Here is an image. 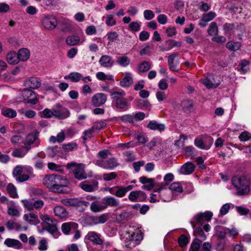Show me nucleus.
<instances>
[{
  "label": "nucleus",
  "instance_id": "nucleus-1",
  "mask_svg": "<svg viewBox=\"0 0 251 251\" xmlns=\"http://www.w3.org/2000/svg\"><path fill=\"white\" fill-rule=\"evenodd\" d=\"M43 183L54 193H64L67 187L68 181L60 175L51 174L44 176Z\"/></svg>",
  "mask_w": 251,
  "mask_h": 251
},
{
  "label": "nucleus",
  "instance_id": "nucleus-2",
  "mask_svg": "<svg viewBox=\"0 0 251 251\" xmlns=\"http://www.w3.org/2000/svg\"><path fill=\"white\" fill-rule=\"evenodd\" d=\"M232 184L237 188V195L242 196L247 195L250 192V182L248 178L245 176L240 177L235 176L232 179Z\"/></svg>",
  "mask_w": 251,
  "mask_h": 251
},
{
  "label": "nucleus",
  "instance_id": "nucleus-3",
  "mask_svg": "<svg viewBox=\"0 0 251 251\" xmlns=\"http://www.w3.org/2000/svg\"><path fill=\"white\" fill-rule=\"evenodd\" d=\"M112 99H113V102H114L115 106L119 109L126 110V107L128 105V102L127 99L124 97L126 95L124 91L118 92L113 91V90L109 91Z\"/></svg>",
  "mask_w": 251,
  "mask_h": 251
},
{
  "label": "nucleus",
  "instance_id": "nucleus-4",
  "mask_svg": "<svg viewBox=\"0 0 251 251\" xmlns=\"http://www.w3.org/2000/svg\"><path fill=\"white\" fill-rule=\"evenodd\" d=\"M73 167H75L73 170V173L75 177L78 180H82L87 178V174L86 173L83 165L81 164L76 165L75 162H71L67 165V167L69 169Z\"/></svg>",
  "mask_w": 251,
  "mask_h": 251
},
{
  "label": "nucleus",
  "instance_id": "nucleus-5",
  "mask_svg": "<svg viewBox=\"0 0 251 251\" xmlns=\"http://www.w3.org/2000/svg\"><path fill=\"white\" fill-rule=\"evenodd\" d=\"M202 83L207 88H214L217 87L220 81L218 79V77L215 76L213 74H209L206 78L202 80Z\"/></svg>",
  "mask_w": 251,
  "mask_h": 251
},
{
  "label": "nucleus",
  "instance_id": "nucleus-6",
  "mask_svg": "<svg viewBox=\"0 0 251 251\" xmlns=\"http://www.w3.org/2000/svg\"><path fill=\"white\" fill-rule=\"evenodd\" d=\"M38 136L39 132L37 131L29 133L25 140L23 141L24 146L22 148L25 149L26 151H28L31 149V145L38 139Z\"/></svg>",
  "mask_w": 251,
  "mask_h": 251
},
{
  "label": "nucleus",
  "instance_id": "nucleus-7",
  "mask_svg": "<svg viewBox=\"0 0 251 251\" xmlns=\"http://www.w3.org/2000/svg\"><path fill=\"white\" fill-rule=\"evenodd\" d=\"M22 96L24 100H27V103L35 104L38 102V99L36 98L35 94L30 89H24L22 92Z\"/></svg>",
  "mask_w": 251,
  "mask_h": 251
},
{
  "label": "nucleus",
  "instance_id": "nucleus-8",
  "mask_svg": "<svg viewBox=\"0 0 251 251\" xmlns=\"http://www.w3.org/2000/svg\"><path fill=\"white\" fill-rule=\"evenodd\" d=\"M42 24L45 28L51 30L55 28L57 21L54 16H48L43 19Z\"/></svg>",
  "mask_w": 251,
  "mask_h": 251
},
{
  "label": "nucleus",
  "instance_id": "nucleus-9",
  "mask_svg": "<svg viewBox=\"0 0 251 251\" xmlns=\"http://www.w3.org/2000/svg\"><path fill=\"white\" fill-rule=\"evenodd\" d=\"M107 99L106 95L103 93H97L94 95L92 98V104L98 107L103 104Z\"/></svg>",
  "mask_w": 251,
  "mask_h": 251
},
{
  "label": "nucleus",
  "instance_id": "nucleus-10",
  "mask_svg": "<svg viewBox=\"0 0 251 251\" xmlns=\"http://www.w3.org/2000/svg\"><path fill=\"white\" fill-rule=\"evenodd\" d=\"M25 86L35 89L40 87L41 85V80L36 77H30L25 82Z\"/></svg>",
  "mask_w": 251,
  "mask_h": 251
},
{
  "label": "nucleus",
  "instance_id": "nucleus-11",
  "mask_svg": "<svg viewBox=\"0 0 251 251\" xmlns=\"http://www.w3.org/2000/svg\"><path fill=\"white\" fill-rule=\"evenodd\" d=\"M100 64L104 68H110L114 64V60L112 57L107 55H103L99 60Z\"/></svg>",
  "mask_w": 251,
  "mask_h": 251
},
{
  "label": "nucleus",
  "instance_id": "nucleus-12",
  "mask_svg": "<svg viewBox=\"0 0 251 251\" xmlns=\"http://www.w3.org/2000/svg\"><path fill=\"white\" fill-rule=\"evenodd\" d=\"M213 214L211 212L201 213L196 216V220L198 224L201 225L204 221H209L211 220Z\"/></svg>",
  "mask_w": 251,
  "mask_h": 251
},
{
  "label": "nucleus",
  "instance_id": "nucleus-13",
  "mask_svg": "<svg viewBox=\"0 0 251 251\" xmlns=\"http://www.w3.org/2000/svg\"><path fill=\"white\" fill-rule=\"evenodd\" d=\"M4 244L9 248H15L17 249H21L23 246L22 243L18 240L7 238L5 240Z\"/></svg>",
  "mask_w": 251,
  "mask_h": 251
},
{
  "label": "nucleus",
  "instance_id": "nucleus-14",
  "mask_svg": "<svg viewBox=\"0 0 251 251\" xmlns=\"http://www.w3.org/2000/svg\"><path fill=\"white\" fill-rule=\"evenodd\" d=\"M178 53L174 52L168 56V64L169 69L174 72H177L179 69L177 68L176 65L174 63V59L177 57Z\"/></svg>",
  "mask_w": 251,
  "mask_h": 251
},
{
  "label": "nucleus",
  "instance_id": "nucleus-15",
  "mask_svg": "<svg viewBox=\"0 0 251 251\" xmlns=\"http://www.w3.org/2000/svg\"><path fill=\"white\" fill-rule=\"evenodd\" d=\"M194 169L195 166L193 163L187 162L181 167L179 170V172L181 174L189 175L192 173Z\"/></svg>",
  "mask_w": 251,
  "mask_h": 251
},
{
  "label": "nucleus",
  "instance_id": "nucleus-16",
  "mask_svg": "<svg viewBox=\"0 0 251 251\" xmlns=\"http://www.w3.org/2000/svg\"><path fill=\"white\" fill-rule=\"evenodd\" d=\"M133 83V79L130 73H125L124 77L120 81V85L124 87H128Z\"/></svg>",
  "mask_w": 251,
  "mask_h": 251
},
{
  "label": "nucleus",
  "instance_id": "nucleus-17",
  "mask_svg": "<svg viewBox=\"0 0 251 251\" xmlns=\"http://www.w3.org/2000/svg\"><path fill=\"white\" fill-rule=\"evenodd\" d=\"M147 127L151 130H157L162 131L165 130V126L163 124L158 123L155 121H151L147 125Z\"/></svg>",
  "mask_w": 251,
  "mask_h": 251
},
{
  "label": "nucleus",
  "instance_id": "nucleus-18",
  "mask_svg": "<svg viewBox=\"0 0 251 251\" xmlns=\"http://www.w3.org/2000/svg\"><path fill=\"white\" fill-rule=\"evenodd\" d=\"M88 239L97 245H101L103 241L100 238L98 234L94 231L89 232L86 236Z\"/></svg>",
  "mask_w": 251,
  "mask_h": 251
},
{
  "label": "nucleus",
  "instance_id": "nucleus-19",
  "mask_svg": "<svg viewBox=\"0 0 251 251\" xmlns=\"http://www.w3.org/2000/svg\"><path fill=\"white\" fill-rule=\"evenodd\" d=\"M53 116H55L59 119H64L70 116V112L66 109L61 110H53Z\"/></svg>",
  "mask_w": 251,
  "mask_h": 251
},
{
  "label": "nucleus",
  "instance_id": "nucleus-20",
  "mask_svg": "<svg viewBox=\"0 0 251 251\" xmlns=\"http://www.w3.org/2000/svg\"><path fill=\"white\" fill-rule=\"evenodd\" d=\"M44 226L45 229L51 234H54L57 231L56 221L53 219H51V222L45 224Z\"/></svg>",
  "mask_w": 251,
  "mask_h": 251
},
{
  "label": "nucleus",
  "instance_id": "nucleus-21",
  "mask_svg": "<svg viewBox=\"0 0 251 251\" xmlns=\"http://www.w3.org/2000/svg\"><path fill=\"white\" fill-rule=\"evenodd\" d=\"M6 60L10 64H16L19 62L18 55L15 52H10L6 55Z\"/></svg>",
  "mask_w": 251,
  "mask_h": 251
},
{
  "label": "nucleus",
  "instance_id": "nucleus-22",
  "mask_svg": "<svg viewBox=\"0 0 251 251\" xmlns=\"http://www.w3.org/2000/svg\"><path fill=\"white\" fill-rule=\"evenodd\" d=\"M194 234L196 236V239H198L200 242H202L206 239V235L203 229L201 227H197L194 231Z\"/></svg>",
  "mask_w": 251,
  "mask_h": 251
},
{
  "label": "nucleus",
  "instance_id": "nucleus-23",
  "mask_svg": "<svg viewBox=\"0 0 251 251\" xmlns=\"http://www.w3.org/2000/svg\"><path fill=\"white\" fill-rule=\"evenodd\" d=\"M24 218L25 221L28 222L30 224L37 225L39 223L37 216L34 213L25 214Z\"/></svg>",
  "mask_w": 251,
  "mask_h": 251
},
{
  "label": "nucleus",
  "instance_id": "nucleus-24",
  "mask_svg": "<svg viewBox=\"0 0 251 251\" xmlns=\"http://www.w3.org/2000/svg\"><path fill=\"white\" fill-rule=\"evenodd\" d=\"M17 54L18 55L19 61H26L29 58L30 56L29 50L25 48L20 49L19 50Z\"/></svg>",
  "mask_w": 251,
  "mask_h": 251
},
{
  "label": "nucleus",
  "instance_id": "nucleus-25",
  "mask_svg": "<svg viewBox=\"0 0 251 251\" xmlns=\"http://www.w3.org/2000/svg\"><path fill=\"white\" fill-rule=\"evenodd\" d=\"M78 226V225L75 223H66L62 225L61 229L62 232L68 234L72 228H76Z\"/></svg>",
  "mask_w": 251,
  "mask_h": 251
},
{
  "label": "nucleus",
  "instance_id": "nucleus-26",
  "mask_svg": "<svg viewBox=\"0 0 251 251\" xmlns=\"http://www.w3.org/2000/svg\"><path fill=\"white\" fill-rule=\"evenodd\" d=\"M63 204L68 206H80V201L77 199H67L62 200Z\"/></svg>",
  "mask_w": 251,
  "mask_h": 251
},
{
  "label": "nucleus",
  "instance_id": "nucleus-27",
  "mask_svg": "<svg viewBox=\"0 0 251 251\" xmlns=\"http://www.w3.org/2000/svg\"><path fill=\"white\" fill-rule=\"evenodd\" d=\"M54 212L56 216L61 218H65L68 215L66 209L62 206H55L54 208Z\"/></svg>",
  "mask_w": 251,
  "mask_h": 251
},
{
  "label": "nucleus",
  "instance_id": "nucleus-28",
  "mask_svg": "<svg viewBox=\"0 0 251 251\" xmlns=\"http://www.w3.org/2000/svg\"><path fill=\"white\" fill-rule=\"evenodd\" d=\"M132 217V214L130 212L127 211H123L121 213L116 215V220L118 221L122 222L125 221H128L131 219Z\"/></svg>",
  "mask_w": 251,
  "mask_h": 251
},
{
  "label": "nucleus",
  "instance_id": "nucleus-29",
  "mask_svg": "<svg viewBox=\"0 0 251 251\" xmlns=\"http://www.w3.org/2000/svg\"><path fill=\"white\" fill-rule=\"evenodd\" d=\"M105 204L103 205L115 207L118 206L119 204V201L114 198L111 197H107L104 198Z\"/></svg>",
  "mask_w": 251,
  "mask_h": 251
},
{
  "label": "nucleus",
  "instance_id": "nucleus-30",
  "mask_svg": "<svg viewBox=\"0 0 251 251\" xmlns=\"http://www.w3.org/2000/svg\"><path fill=\"white\" fill-rule=\"evenodd\" d=\"M80 38L78 36L72 35L67 37L66 43L68 45L73 46L78 44Z\"/></svg>",
  "mask_w": 251,
  "mask_h": 251
},
{
  "label": "nucleus",
  "instance_id": "nucleus-31",
  "mask_svg": "<svg viewBox=\"0 0 251 251\" xmlns=\"http://www.w3.org/2000/svg\"><path fill=\"white\" fill-rule=\"evenodd\" d=\"M1 114L8 118H14L17 115L15 110L12 108H3L1 109Z\"/></svg>",
  "mask_w": 251,
  "mask_h": 251
},
{
  "label": "nucleus",
  "instance_id": "nucleus-32",
  "mask_svg": "<svg viewBox=\"0 0 251 251\" xmlns=\"http://www.w3.org/2000/svg\"><path fill=\"white\" fill-rule=\"evenodd\" d=\"M116 62L122 67H126L130 64V60L126 56H122L118 57Z\"/></svg>",
  "mask_w": 251,
  "mask_h": 251
},
{
  "label": "nucleus",
  "instance_id": "nucleus-33",
  "mask_svg": "<svg viewBox=\"0 0 251 251\" xmlns=\"http://www.w3.org/2000/svg\"><path fill=\"white\" fill-rule=\"evenodd\" d=\"M228 228L225 227L217 226V236L219 239H223L226 235L227 233Z\"/></svg>",
  "mask_w": 251,
  "mask_h": 251
},
{
  "label": "nucleus",
  "instance_id": "nucleus-34",
  "mask_svg": "<svg viewBox=\"0 0 251 251\" xmlns=\"http://www.w3.org/2000/svg\"><path fill=\"white\" fill-rule=\"evenodd\" d=\"M207 32L209 35H216L218 33V28L215 22H212L208 28Z\"/></svg>",
  "mask_w": 251,
  "mask_h": 251
},
{
  "label": "nucleus",
  "instance_id": "nucleus-35",
  "mask_svg": "<svg viewBox=\"0 0 251 251\" xmlns=\"http://www.w3.org/2000/svg\"><path fill=\"white\" fill-rule=\"evenodd\" d=\"M79 186L82 190L86 192H92L94 190V186L90 184L88 181L82 182Z\"/></svg>",
  "mask_w": 251,
  "mask_h": 251
},
{
  "label": "nucleus",
  "instance_id": "nucleus-36",
  "mask_svg": "<svg viewBox=\"0 0 251 251\" xmlns=\"http://www.w3.org/2000/svg\"><path fill=\"white\" fill-rule=\"evenodd\" d=\"M241 44L239 42H228L226 45V48L232 51L238 50L240 49Z\"/></svg>",
  "mask_w": 251,
  "mask_h": 251
},
{
  "label": "nucleus",
  "instance_id": "nucleus-37",
  "mask_svg": "<svg viewBox=\"0 0 251 251\" xmlns=\"http://www.w3.org/2000/svg\"><path fill=\"white\" fill-rule=\"evenodd\" d=\"M181 106L185 112L190 111L193 107V102L191 100H184L181 103Z\"/></svg>",
  "mask_w": 251,
  "mask_h": 251
},
{
  "label": "nucleus",
  "instance_id": "nucleus-38",
  "mask_svg": "<svg viewBox=\"0 0 251 251\" xmlns=\"http://www.w3.org/2000/svg\"><path fill=\"white\" fill-rule=\"evenodd\" d=\"M118 165V163L115 158H111L106 160L105 169L112 170Z\"/></svg>",
  "mask_w": 251,
  "mask_h": 251
},
{
  "label": "nucleus",
  "instance_id": "nucleus-39",
  "mask_svg": "<svg viewBox=\"0 0 251 251\" xmlns=\"http://www.w3.org/2000/svg\"><path fill=\"white\" fill-rule=\"evenodd\" d=\"M6 226L9 230L15 229L16 230H20L22 229L21 226L18 223L12 221H8L6 223Z\"/></svg>",
  "mask_w": 251,
  "mask_h": 251
},
{
  "label": "nucleus",
  "instance_id": "nucleus-40",
  "mask_svg": "<svg viewBox=\"0 0 251 251\" xmlns=\"http://www.w3.org/2000/svg\"><path fill=\"white\" fill-rule=\"evenodd\" d=\"M151 68V65L148 61H144L140 63L138 68L139 73H144L147 72Z\"/></svg>",
  "mask_w": 251,
  "mask_h": 251
},
{
  "label": "nucleus",
  "instance_id": "nucleus-41",
  "mask_svg": "<svg viewBox=\"0 0 251 251\" xmlns=\"http://www.w3.org/2000/svg\"><path fill=\"white\" fill-rule=\"evenodd\" d=\"M106 208V205L97 204L95 202H92L90 206L91 210L94 212H100Z\"/></svg>",
  "mask_w": 251,
  "mask_h": 251
},
{
  "label": "nucleus",
  "instance_id": "nucleus-42",
  "mask_svg": "<svg viewBox=\"0 0 251 251\" xmlns=\"http://www.w3.org/2000/svg\"><path fill=\"white\" fill-rule=\"evenodd\" d=\"M216 16L215 13L210 11L207 14H204L201 19V21L205 23H208L212 21Z\"/></svg>",
  "mask_w": 251,
  "mask_h": 251
},
{
  "label": "nucleus",
  "instance_id": "nucleus-43",
  "mask_svg": "<svg viewBox=\"0 0 251 251\" xmlns=\"http://www.w3.org/2000/svg\"><path fill=\"white\" fill-rule=\"evenodd\" d=\"M200 242L198 239H195L192 243L189 251H199L201 246Z\"/></svg>",
  "mask_w": 251,
  "mask_h": 251
},
{
  "label": "nucleus",
  "instance_id": "nucleus-44",
  "mask_svg": "<svg viewBox=\"0 0 251 251\" xmlns=\"http://www.w3.org/2000/svg\"><path fill=\"white\" fill-rule=\"evenodd\" d=\"M169 189L172 191L177 192H182V188L180 184L178 182H174L171 184L169 186Z\"/></svg>",
  "mask_w": 251,
  "mask_h": 251
},
{
  "label": "nucleus",
  "instance_id": "nucleus-45",
  "mask_svg": "<svg viewBox=\"0 0 251 251\" xmlns=\"http://www.w3.org/2000/svg\"><path fill=\"white\" fill-rule=\"evenodd\" d=\"M7 189L8 193L13 198H16L18 197L16 189L12 184H9L7 185Z\"/></svg>",
  "mask_w": 251,
  "mask_h": 251
},
{
  "label": "nucleus",
  "instance_id": "nucleus-46",
  "mask_svg": "<svg viewBox=\"0 0 251 251\" xmlns=\"http://www.w3.org/2000/svg\"><path fill=\"white\" fill-rule=\"evenodd\" d=\"M7 213L9 215L13 217H19L20 214L19 211L15 207H9L7 209Z\"/></svg>",
  "mask_w": 251,
  "mask_h": 251
},
{
  "label": "nucleus",
  "instance_id": "nucleus-47",
  "mask_svg": "<svg viewBox=\"0 0 251 251\" xmlns=\"http://www.w3.org/2000/svg\"><path fill=\"white\" fill-rule=\"evenodd\" d=\"M82 77V75L78 73H71L69 75V78L74 82H78Z\"/></svg>",
  "mask_w": 251,
  "mask_h": 251
},
{
  "label": "nucleus",
  "instance_id": "nucleus-48",
  "mask_svg": "<svg viewBox=\"0 0 251 251\" xmlns=\"http://www.w3.org/2000/svg\"><path fill=\"white\" fill-rule=\"evenodd\" d=\"M178 242L179 246L183 248L185 247L188 243V239L187 237L184 234H182L179 237Z\"/></svg>",
  "mask_w": 251,
  "mask_h": 251
},
{
  "label": "nucleus",
  "instance_id": "nucleus-49",
  "mask_svg": "<svg viewBox=\"0 0 251 251\" xmlns=\"http://www.w3.org/2000/svg\"><path fill=\"white\" fill-rule=\"evenodd\" d=\"M48 168L53 171L62 173L63 172V170L61 168V166H58L54 163L50 162L48 164Z\"/></svg>",
  "mask_w": 251,
  "mask_h": 251
},
{
  "label": "nucleus",
  "instance_id": "nucleus-50",
  "mask_svg": "<svg viewBox=\"0 0 251 251\" xmlns=\"http://www.w3.org/2000/svg\"><path fill=\"white\" fill-rule=\"evenodd\" d=\"M38 249L41 251H45L48 249V242L46 239H42L39 242Z\"/></svg>",
  "mask_w": 251,
  "mask_h": 251
},
{
  "label": "nucleus",
  "instance_id": "nucleus-51",
  "mask_svg": "<svg viewBox=\"0 0 251 251\" xmlns=\"http://www.w3.org/2000/svg\"><path fill=\"white\" fill-rule=\"evenodd\" d=\"M140 25L137 21L132 22L129 25V27L131 31L133 32L138 31L140 29Z\"/></svg>",
  "mask_w": 251,
  "mask_h": 251
},
{
  "label": "nucleus",
  "instance_id": "nucleus-52",
  "mask_svg": "<svg viewBox=\"0 0 251 251\" xmlns=\"http://www.w3.org/2000/svg\"><path fill=\"white\" fill-rule=\"evenodd\" d=\"M105 126L106 124L104 122L101 121H98L93 125L91 128L95 131V130H100L104 127Z\"/></svg>",
  "mask_w": 251,
  "mask_h": 251
},
{
  "label": "nucleus",
  "instance_id": "nucleus-53",
  "mask_svg": "<svg viewBox=\"0 0 251 251\" xmlns=\"http://www.w3.org/2000/svg\"><path fill=\"white\" fill-rule=\"evenodd\" d=\"M117 176V174L115 172H111L108 174L103 175V179L105 181H110L115 178Z\"/></svg>",
  "mask_w": 251,
  "mask_h": 251
},
{
  "label": "nucleus",
  "instance_id": "nucleus-54",
  "mask_svg": "<svg viewBox=\"0 0 251 251\" xmlns=\"http://www.w3.org/2000/svg\"><path fill=\"white\" fill-rule=\"evenodd\" d=\"M93 129L92 128H90L88 130H85L83 132L84 136L82 137V139L84 141V143L86 142L87 140V138H90L93 136V133L94 132Z\"/></svg>",
  "mask_w": 251,
  "mask_h": 251
},
{
  "label": "nucleus",
  "instance_id": "nucleus-55",
  "mask_svg": "<svg viewBox=\"0 0 251 251\" xmlns=\"http://www.w3.org/2000/svg\"><path fill=\"white\" fill-rule=\"evenodd\" d=\"M185 153L187 156L193 157L195 154L194 148L192 146H187L185 148Z\"/></svg>",
  "mask_w": 251,
  "mask_h": 251
},
{
  "label": "nucleus",
  "instance_id": "nucleus-56",
  "mask_svg": "<svg viewBox=\"0 0 251 251\" xmlns=\"http://www.w3.org/2000/svg\"><path fill=\"white\" fill-rule=\"evenodd\" d=\"M77 146L76 143H69L68 144H63L62 149L66 151H72Z\"/></svg>",
  "mask_w": 251,
  "mask_h": 251
},
{
  "label": "nucleus",
  "instance_id": "nucleus-57",
  "mask_svg": "<svg viewBox=\"0 0 251 251\" xmlns=\"http://www.w3.org/2000/svg\"><path fill=\"white\" fill-rule=\"evenodd\" d=\"M119 119L125 123L128 122L129 123H132L133 122V116L130 115H125L123 116L119 117Z\"/></svg>",
  "mask_w": 251,
  "mask_h": 251
},
{
  "label": "nucleus",
  "instance_id": "nucleus-58",
  "mask_svg": "<svg viewBox=\"0 0 251 251\" xmlns=\"http://www.w3.org/2000/svg\"><path fill=\"white\" fill-rule=\"evenodd\" d=\"M167 43L168 44L169 47L166 49L165 50H171L173 47L176 46H180L181 45V43L180 42H176L173 40H169L167 42Z\"/></svg>",
  "mask_w": 251,
  "mask_h": 251
},
{
  "label": "nucleus",
  "instance_id": "nucleus-59",
  "mask_svg": "<svg viewBox=\"0 0 251 251\" xmlns=\"http://www.w3.org/2000/svg\"><path fill=\"white\" fill-rule=\"evenodd\" d=\"M26 154V152H24L21 149H16L12 152V155L15 157H23Z\"/></svg>",
  "mask_w": 251,
  "mask_h": 251
},
{
  "label": "nucleus",
  "instance_id": "nucleus-60",
  "mask_svg": "<svg viewBox=\"0 0 251 251\" xmlns=\"http://www.w3.org/2000/svg\"><path fill=\"white\" fill-rule=\"evenodd\" d=\"M239 138L241 141H246L251 139V135L249 132L245 131L240 134Z\"/></svg>",
  "mask_w": 251,
  "mask_h": 251
},
{
  "label": "nucleus",
  "instance_id": "nucleus-61",
  "mask_svg": "<svg viewBox=\"0 0 251 251\" xmlns=\"http://www.w3.org/2000/svg\"><path fill=\"white\" fill-rule=\"evenodd\" d=\"M23 172V167L21 166H17L13 170V176L15 179L18 177Z\"/></svg>",
  "mask_w": 251,
  "mask_h": 251
},
{
  "label": "nucleus",
  "instance_id": "nucleus-62",
  "mask_svg": "<svg viewBox=\"0 0 251 251\" xmlns=\"http://www.w3.org/2000/svg\"><path fill=\"white\" fill-rule=\"evenodd\" d=\"M126 193L123 187L117 186V190L116 192V196L119 198L124 197Z\"/></svg>",
  "mask_w": 251,
  "mask_h": 251
},
{
  "label": "nucleus",
  "instance_id": "nucleus-63",
  "mask_svg": "<svg viewBox=\"0 0 251 251\" xmlns=\"http://www.w3.org/2000/svg\"><path fill=\"white\" fill-rule=\"evenodd\" d=\"M106 25L108 26H113L114 25L116 21L113 19V16L112 15H108L106 16V20L105 22Z\"/></svg>",
  "mask_w": 251,
  "mask_h": 251
},
{
  "label": "nucleus",
  "instance_id": "nucleus-64",
  "mask_svg": "<svg viewBox=\"0 0 251 251\" xmlns=\"http://www.w3.org/2000/svg\"><path fill=\"white\" fill-rule=\"evenodd\" d=\"M144 16L145 19L150 20L154 17V15L151 10H146L144 12Z\"/></svg>",
  "mask_w": 251,
  "mask_h": 251
}]
</instances>
